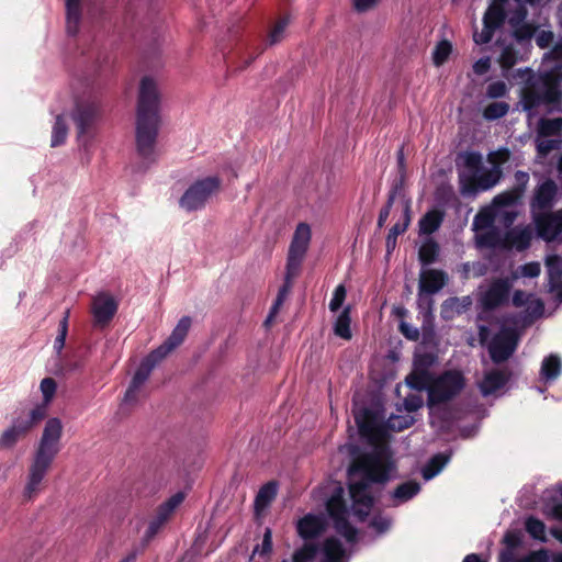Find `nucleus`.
I'll return each instance as SVG.
<instances>
[{
  "label": "nucleus",
  "mask_w": 562,
  "mask_h": 562,
  "mask_svg": "<svg viewBox=\"0 0 562 562\" xmlns=\"http://www.w3.org/2000/svg\"><path fill=\"white\" fill-rule=\"evenodd\" d=\"M394 472V461L385 445H375L356 458L348 470L351 507L346 505L341 486L335 488L326 503L334 528L344 541L330 537L322 547L305 544L294 552L293 562H347L357 541V529L350 525L349 517L364 520L373 505L371 484L389 481Z\"/></svg>",
  "instance_id": "1"
},
{
  "label": "nucleus",
  "mask_w": 562,
  "mask_h": 562,
  "mask_svg": "<svg viewBox=\"0 0 562 562\" xmlns=\"http://www.w3.org/2000/svg\"><path fill=\"white\" fill-rule=\"evenodd\" d=\"M63 424L56 418H49L43 429L41 439L27 468L25 484L22 491L23 502L36 498L45 487V477L60 451Z\"/></svg>",
  "instance_id": "2"
},
{
  "label": "nucleus",
  "mask_w": 562,
  "mask_h": 562,
  "mask_svg": "<svg viewBox=\"0 0 562 562\" xmlns=\"http://www.w3.org/2000/svg\"><path fill=\"white\" fill-rule=\"evenodd\" d=\"M159 104L160 93L156 81L149 77L143 78L137 102L136 148L139 157L148 164L156 159Z\"/></svg>",
  "instance_id": "3"
},
{
  "label": "nucleus",
  "mask_w": 562,
  "mask_h": 562,
  "mask_svg": "<svg viewBox=\"0 0 562 562\" xmlns=\"http://www.w3.org/2000/svg\"><path fill=\"white\" fill-rule=\"evenodd\" d=\"M517 75L526 79L520 104L530 117L539 114L541 110H559L561 92L557 82L562 81V65L544 70L541 75H535L529 68L518 69Z\"/></svg>",
  "instance_id": "4"
},
{
  "label": "nucleus",
  "mask_w": 562,
  "mask_h": 562,
  "mask_svg": "<svg viewBox=\"0 0 562 562\" xmlns=\"http://www.w3.org/2000/svg\"><path fill=\"white\" fill-rule=\"evenodd\" d=\"M496 153L488 155L490 167L484 166L483 157L476 151L462 153L457 158L460 192L463 195L475 194L495 187L502 176V168L496 160Z\"/></svg>",
  "instance_id": "5"
},
{
  "label": "nucleus",
  "mask_w": 562,
  "mask_h": 562,
  "mask_svg": "<svg viewBox=\"0 0 562 562\" xmlns=\"http://www.w3.org/2000/svg\"><path fill=\"white\" fill-rule=\"evenodd\" d=\"M518 321L516 317H505L501 324L498 331L491 338V330L486 326H480L479 337L482 345H486L491 359L495 363L506 361L516 350L519 335L516 329Z\"/></svg>",
  "instance_id": "6"
},
{
  "label": "nucleus",
  "mask_w": 562,
  "mask_h": 562,
  "mask_svg": "<svg viewBox=\"0 0 562 562\" xmlns=\"http://www.w3.org/2000/svg\"><path fill=\"white\" fill-rule=\"evenodd\" d=\"M46 417L45 405H36L13 417L9 427L0 435V448L12 449L21 439Z\"/></svg>",
  "instance_id": "7"
},
{
  "label": "nucleus",
  "mask_w": 562,
  "mask_h": 562,
  "mask_svg": "<svg viewBox=\"0 0 562 562\" xmlns=\"http://www.w3.org/2000/svg\"><path fill=\"white\" fill-rule=\"evenodd\" d=\"M464 387V379L461 372L449 370L432 380H428V406L432 411L436 405L446 403L458 395Z\"/></svg>",
  "instance_id": "8"
},
{
  "label": "nucleus",
  "mask_w": 562,
  "mask_h": 562,
  "mask_svg": "<svg viewBox=\"0 0 562 562\" xmlns=\"http://www.w3.org/2000/svg\"><path fill=\"white\" fill-rule=\"evenodd\" d=\"M220 187L221 180L215 176L196 180L184 191L179 204L188 212L200 210L220 190Z\"/></svg>",
  "instance_id": "9"
},
{
  "label": "nucleus",
  "mask_w": 562,
  "mask_h": 562,
  "mask_svg": "<svg viewBox=\"0 0 562 562\" xmlns=\"http://www.w3.org/2000/svg\"><path fill=\"white\" fill-rule=\"evenodd\" d=\"M312 239L311 226L306 223L297 224L290 243L286 267L293 273H300L304 258Z\"/></svg>",
  "instance_id": "10"
},
{
  "label": "nucleus",
  "mask_w": 562,
  "mask_h": 562,
  "mask_svg": "<svg viewBox=\"0 0 562 562\" xmlns=\"http://www.w3.org/2000/svg\"><path fill=\"white\" fill-rule=\"evenodd\" d=\"M532 224L539 238L547 243L559 241L562 236V209L532 215Z\"/></svg>",
  "instance_id": "11"
},
{
  "label": "nucleus",
  "mask_w": 562,
  "mask_h": 562,
  "mask_svg": "<svg viewBox=\"0 0 562 562\" xmlns=\"http://www.w3.org/2000/svg\"><path fill=\"white\" fill-rule=\"evenodd\" d=\"M518 200V194L503 192L493 199L492 205L481 210L474 217L472 226L477 233H482L494 228L493 225L497 220V206L499 205H512Z\"/></svg>",
  "instance_id": "12"
},
{
  "label": "nucleus",
  "mask_w": 562,
  "mask_h": 562,
  "mask_svg": "<svg viewBox=\"0 0 562 562\" xmlns=\"http://www.w3.org/2000/svg\"><path fill=\"white\" fill-rule=\"evenodd\" d=\"M558 186L551 179H547L539 183L533 191L530 201V214L537 215L549 212L557 201Z\"/></svg>",
  "instance_id": "13"
},
{
  "label": "nucleus",
  "mask_w": 562,
  "mask_h": 562,
  "mask_svg": "<svg viewBox=\"0 0 562 562\" xmlns=\"http://www.w3.org/2000/svg\"><path fill=\"white\" fill-rule=\"evenodd\" d=\"M436 356L429 352H419L414 357V371L406 378V384L416 391H423L430 379L428 370L436 362Z\"/></svg>",
  "instance_id": "14"
},
{
  "label": "nucleus",
  "mask_w": 562,
  "mask_h": 562,
  "mask_svg": "<svg viewBox=\"0 0 562 562\" xmlns=\"http://www.w3.org/2000/svg\"><path fill=\"white\" fill-rule=\"evenodd\" d=\"M99 102L95 98L88 97L76 102L72 119L78 128V136L82 137L99 115Z\"/></svg>",
  "instance_id": "15"
},
{
  "label": "nucleus",
  "mask_w": 562,
  "mask_h": 562,
  "mask_svg": "<svg viewBox=\"0 0 562 562\" xmlns=\"http://www.w3.org/2000/svg\"><path fill=\"white\" fill-rule=\"evenodd\" d=\"M117 307L119 303L113 295L105 292L97 294L91 306L94 325L98 327L106 326L114 317Z\"/></svg>",
  "instance_id": "16"
},
{
  "label": "nucleus",
  "mask_w": 562,
  "mask_h": 562,
  "mask_svg": "<svg viewBox=\"0 0 562 562\" xmlns=\"http://www.w3.org/2000/svg\"><path fill=\"white\" fill-rule=\"evenodd\" d=\"M446 279V274L439 270L429 269L422 272L418 285V307L423 306L424 301L429 304L432 302L431 295L445 286Z\"/></svg>",
  "instance_id": "17"
},
{
  "label": "nucleus",
  "mask_w": 562,
  "mask_h": 562,
  "mask_svg": "<svg viewBox=\"0 0 562 562\" xmlns=\"http://www.w3.org/2000/svg\"><path fill=\"white\" fill-rule=\"evenodd\" d=\"M535 227L532 224L517 225L504 235L505 249L526 250L530 247Z\"/></svg>",
  "instance_id": "18"
},
{
  "label": "nucleus",
  "mask_w": 562,
  "mask_h": 562,
  "mask_svg": "<svg viewBox=\"0 0 562 562\" xmlns=\"http://www.w3.org/2000/svg\"><path fill=\"white\" fill-rule=\"evenodd\" d=\"M184 494L179 492L168 498L158 508L156 517L149 522L146 538L151 539L161 528V526L168 520L173 510L183 502Z\"/></svg>",
  "instance_id": "19"
},
{
  "label": "nucleus",
  "mask_w": 562,
  "mask_h": 562,
  "mask_svg": "<svg viewBox=\"0 0 562 562\" xmlns=\"http://www.w3.org/2000/svg\"><path fill=\"white\" fill-rule=\"evenodd\" d=\"M190 327L191 318L189 316H183L180 318L167 340L154 350L156 355L160 356L162 359L166 358L168 353H170L173 349L183 342Z\"/></svg>",
  "instance_id": "20"
},
{
  "label": "nucleus",
  "mask_w": 562,
  "mask_h": 562,
  "mask_svg": "<svg viewBox=\"0 0 562 562\" xmlns=\"http://www.w3.org/2000/svg\"><path fill=\"white\" fill-rule=\"evenodd\" d=\"M327 526V518L323 514H307L302 517L296 525L297 533L303 539H313L318 537Z\"/></svg>",
  "instance_id": "21"
},
{
  "label": "nucleus",
  "mask_w": 562,
  "mask_h": 562,
  "mask_svg": "<svg viewBox=\"0 0 562 562\" xmlns=\"http://www.w3.org/2000/svg\"><path fill=\"white\" fill-rule=\"evenodd\" d=\"M509 372L507 370H490L479 383L483 396L496 395L508 382Z\"/></svg>",
  "instance_id": "22"
},
{
  "label": "nucleus",
  "mask_w": 562,
  "mask_h": 562,
  "mask_svg": "<svg viewBox=\"0 0 562 562\" xmlns=\"http://www.w3.org/2000/svg\"><path fill=\"white\" fill-rule=\"evenodd\" d=\"M512 284L508 279L494 281L482 296V304L487 308H493L508 299Z\"/></svg>",
  "instance_id": "23"
},
{
  "label": "nucleus",
  "mask_w": 562,
  "mask_h": 562,
  "mask_svg": "<svg viewBox=\"0 0 562 562\" xmlns=\"http://www.w3.org/2000/svg\"><path fill=\"white\" fill-rule=\"evenodd\" d=\"M503 14L495 8H490L483 18V29L480 33L475 32L473 40L476 44L483 45L491 42L494 31L501 25Z\"/></svg>",
  "instance_id": "24"
},
{
  "label": "nucleus",
  "mask_w": 562,
  "mask_h": 562,
  "mask_svg": "<svg viewBox=\"0 0 562 562\" xmlns=\"http://www.w3.org/2000/svg\"><path fill=\"white\" fill-rule=\"evenodd\" d=\"M546 268L548 273V288L550 292L557 291L562 282V257L549 255L546 258Z\"/></svg>",
  "instance_id": "25"
},
{
  "label": "nucleus",
  "mask_w": 562,
  "mask_h": 562,
  "mask_svg": "<svg viewBox=\"0 0 562 562\" xmlns=\"http://www.w3.org/2000/svg\"><path fill=\"white\" fill-rule=\"evenodd\" d=\"M300 273H293L291 274V271L289 270L288 267H285V276H284V283L283 285L279 289V292H278V295L276 297V301L274 303L272 304L271 308H270V312H269V315L266 319V325L270 324L273 318L276 317V315L278 314L280 307L282 306V304L284 303L285 299L288 297L290 291H291V288H292V283H293V280L299 276Z\"/></svg>",
  "instance_id": "26"
},
{
  "label": "nucleus",
  "mask_w": 562,
  "mask_h": 562,
  "mask_svg": "<svg viewBox=\"0 0 562 562\" xmlns=\"http://www.w3.org/2000/svg\"><path fill=\"white\" fill-rule=\"evenodd\" d=\"M81 21V0H66V30L71 36L79 31Z\"/></svg>",
  "instance_id": "27"
},
{
  "label": "nucleus",
  "mask_w": 562,
  "mask_h": 562,
  "mask_svg": "<svg viewBox=\"0 0 562 562\" xmlns=\"http://www.w3.org/2000/svg\"><path fill=\"white\" fill-rule=\"evenodd\" d=\"M562 363L557 355L546 357L540 368V380L544 383H552L561 374Z\"/></svg>",
  "instance_id": "28"
},
{
  "label": "nucleus",
  "mask_w": 562,
  "mask_h": 562,
  "mask_svg": "<svg viewBox=\"0 0 562 562\" xmlns=\"http://www.w3.org/2000/svg\"><path fill=\"white\" fill-rule=\"evenodd\" d=\"M162 360V358L153 350L140 363L139 368L136 370L131 382L135 383V385H139L143 387L145 382L148 380L153 369Z\"/></svg>",
  "instance_id": "29"
},
{
  "label": "nucleus",
  "mask_w": 562,
  "mask_h": 562,
  "mask_svg": "<svg viewBox=\"0 0 562 562\" xmlns=\"http://www.w3.org/2000/svg\"><path fill=\"white\" fill-rule=\"evenodd\" d=\"M420 491V485L417 482L408 481L405 483H402L398 485L393 494V502L394 505L403 504L409 499H412L414 496H416Z\"/></svg>",
  "instance_id": "30"
},
{
  "label": "nucleus",
  "mask_w": 562,
  "mask_h": 562,
  "mask_svg": "<svg viewBox=\"0 0 562 562\" xmlns=\"http://www.w3.org/2000/svg\"><path fill=\"white\" fill-rule=\"evenodd\" d=\"M351 307L345 306L342 311L338 314L337 318L334 323V333L336 336L349 340L352 336L351 334V317H350Z\"/></svg>",
  "instance_id": "31"
},
{
  "label": "nucleus",
  "mask_w": 562,
  "mask_h": 562,
  "mask_svg": "<svg viewBox=\"0 0 562 562\" xmlns=\"http://www.w3.org/2000/svg\"><path fill=\"white\" fill-rule=\"evenodd\" d=\"M476 244L481 248H504L505 241L504 236L499 234L495 228L477 233L476 234Z\"/></svg>",
  "instance_id": "32"
},
{
  "label": "nucleus",
  "mask_w": 562,
  "mask_h": 562,
  "mask_svg": "<svg viewBox=\"0 0 562 562\" xmlns=\"http://www.w3.org/2000/svg\"><path fill=\"white\" fill-rule=\"evenodd\" d=\"M448 454L438 453L434 456L427 464L422 469V475L425 481H429L438 475L449 462Z\"/></svg>",
  "instance_id": "33"
},
{
  "label": "nucleus",
  "mask_w": 562,
  "mask_h": 562,
  "mask_svg": "<svg viewBox=\"0 0 562 562\" xmlns=\"http://www.w3.org/2000/svg\"><path fill=\"white\" fill-rule=\"evenodd\" d=\"M443 220L439 211H429L419 220V233L430 235L435 233L441 225Z\"/></svg>",
  "instance_id": "34"
},
{
  "label": "nucleus",
  "mask_w": 562,
  "mask_h": 562,
  "mask_svg": "<svg viewBox=\"0 0 562 562\" xmlns=\"http://www.w3.org/2000/svg\"><path fill=\"white\" fill-rule=\"evenodd\" d=\"M67 133H68V128L65 123V114L56 113L55 122L53 125L50 146L57 147V146L63 145L67 138Z\"/></svg>",
  "instance_id": "35"
},
{
  "label": "nucleus",
  "mask_w": 562,
  "mask_h": 562,
  "mask_svg": "<svg viewBox=\"0 0 562 562\" xmlns=\"http://www.w3.org/2000/svg\"><path fill=\"white\" fill-rule=\"evenodd\" d=\"M562 117L541 119L538 124V135L547 137H561Z\"/></svg>",
  "instance_id": "36"
},
{
  "label": "nucleus",
  "mask_w": 562,
  "mask_h": 562,
  "mask_svg": "<svg viewBox=\"0 0 562 562\" xmlns=\"http://www.w3.org/2000/svg\"><path fill=\"white\" fill-rule=\"evenodd\" d=\"M398 413H402V408H397ZM415 419L411 413L406 414H392L386 420V428L393 431H402L414 424Z\"/></svg>",
  "instance_id": "37"
},
{
  "label": "nucleus",
  "mask_w": 562,
  "mask_h": 562,
  "mask_svg": "<svg viewBox=\"0 0 562 562\" xmlns=\"http://www.w3.org/2000/svg\"><path fill=\"white\" fill-rule=\"evenodd\" d=\"M277 495V484L273 482H269L266 485H263L255 499V507L256 510H262L266 508L276 497Z\"/></svg>",
  "instance_id": "38"
},
{
  "label": "nucleus",
  "mask_w": 562,
  "mask_h": 562,
  "mask_svg": "<svg viewBox=\"0 0 562 562\" xmlns=\"http://www.w3.org/2000/svg\"><path fill=\"white\" fill-rule=\"evenodd\" d=\"M525 529L529 536L540 542H547L546 525L536 517H528L525 521Z\"/></svg>",
  "instance_id": "39"
},
{
  "label": "nucleus",
  "mask_w": 562,
  "mask_h": 562,
  "mask_svg": "<svg viewBox=\"0 0 562 562\" xmlns=\"http://www.w3.org/2000/svg\"><path fill=\"white\" fill-rule=\"evenodd\" d=\"M262 53V48L257 45H248L238 49V64L237 68L239 70L248 67L252 60H255Z\"/></svg>",
  "instance_id": "40"
},
{
  "label": "nucleus",
  "mask_w": 562,
  "mask_h": 562,
  "mask_svg": "<svg viewBox=\"0 0 562 562\" xmlns=\"http://www.w3.org/2000/svg\"><path fill=\"white\" fill-rule=\"evenodd\" d=\"M562 145L561 137H547V136H540L537 135L536 137V147L538 155L540 157H546L548 154H550L553 150L560 149Z\"/></svg>",
  "instance_id": "41"
},
{
  "label": "nucleus",
  "mask_w": 562,
  "mask_h": 562,
  "mask_svg": "<svg viewBox=\"0 0 562 562\" xmlns=\"http://www.w3.org/2000/svg\"><path fill=\"white\" fill-rule=\"evenodd\" d=\"M562 65V37L554 44L553 48L543 56V71L550 68H557Z\"/></svg>",
  "instance_id": "42"
},
{
  "label": "nucleus",
  "mask_w": 562,
  "mask_h": 562,
  "mask_svg": "<svg viewBox=\"0 0 562 562\" xmlns=\"http://www.w3.org/2000/svg\"><path fill=\"white\" fill-rule=\"evenodd\" d=\"M290 24V18L280 19L268 34L267 43L270 46L279 44L285 37L286 27Z\"/></svg>",
  "instance_id": "43"
},
{
  "label": "nucleus",
  "mask_w": 562,
  "mask_h": 562,
  "mask_svg": "<svg viewBox=\"0 0 562 562\" xmlns=\"http://www.w3.org/2000/svg\"><path fill=\"white\" fill-rule=\"evenodd\" d=\"M509 111V104L505 101L492 102L485 106L483 116L487 121H494L504 117Z\"/></svg>",
  "instance_id": "44"
},
{
  "label": "nucleus",
  "mask_w": 562,
  "mask_h": 562,
  "mask_svg": "<svg viewBox=\"0 0 562 562\" xmlns=\"http://www.w3.org/2000/svg\"><path fill=\"white\" fill-rule=\"evenodd\" d=\"M409 224L408 207L405 211V220L403 223H396L392 226L386 237V249L391 252L396 246L397 236L403 234Z\"/></svg>",
  "instance_id": "45"
},
{
  "label": "nucleus",
  "mask_w": 562,
  "mask_h": 562,
  "mask_svg": "<svg viewBox=\"0 0 562 562\" xmlns=\"http://www.w3.org/2000/svg\"><path fill=\"white\" fill-rule=\"evenodd\" d=\"M452 52V45L449 41L443 40L439 42L432 52V61L439 67L443 65Z\"/></svg>",
  "instance_id": "46"
},
{
  "label": "nucleus",
  "mask_w": 562,
  "mask_h": 562,
  "mask_svg": "<svg viewBox=\"0 0 562 562\" xmlns=\"http://www.w3.org/2000/svg\"><path fill=\"white\" fill-rule=\"evenodd\" d=\"M519 60L516 50L512 45H506L498 58L503 74L507 72Z\"/></svg>",
  "instance_id": "47"
},
{
  "label": "nucleus",
  "mask_w": 562,
  "mask_h": 562,
  "mask_svg": "<svg viewBox=\"0 0 562 562\" xmlns=\"http://www.w3.org/2000/svg\"><path fill=\"white\" fill-rule=\"evenodd\" d=\"M68 319H69V310L65 311L64 317L59 322L58 334L54 341V349L59 355L65 347L66 337L68 334Z\"/></svg>",
  "instance_id": "48"
},
{
  "label": "nucleus",
  "mask_w": 562,
  "mask_h": 562,
  "mask_svg": "<svg viewBox=\"0 0 562 562\" xmlns=\"http://www.w3.org/2000/svg\"><path fill=\"white\" fill-rule=\"evenodd\" d=\"M438 255V245L431 240H426L419 248V259L424 265H429L435 261Z\"/></svg>",
  "instance_id": "49"
},
{
  "label": "nucleus",
  "mask_w": 562,
  "mask_h": 562,
  "mask_svg": "<svg viewBox=\"0 0 562 562\" xmlns=\"http://www.w3.org/2000/svg\"><path fill=\"white\" fill-rule=\"evenodd\" d=\"M346 296H347L346 286L344 284L337 285L336 289L334 290L333 296L329 301V305H328L329 311L333 313L338 312L342 307Z\"/></svg>",
  "instance_id": "50"
},
{
  "label": "nucleus",
  "mask_w": 562,
  "mask_h": 562,
  "mask_svg": "<svg viewBox=\"0 0 562 562\" xmlns=\"http://www.w3.org/2000/svg\"><path fill=\"white\" fill-rule=\"evenodd\" d=\"M509 92V88L505 81L497 80L491 82L486 88V97L488 99H499L507 95Z\"/></svg>",
  "instance_id": "51"
},
{
  "label": "nucleus",
  "mask_w": 562,
  "mask_h": 562,
  "mask_svg": "<svg viewBox=\"0 0 562 562\" xmlns=\"http://www.w3.org/2000/svg\"><path fill=\"white\" fill-rule=\"evenodd\" d=\"M517 200L508 206L499 205L497 206V220L496 222H499L506 226H509L514 223L516 218V212L514 211V206L516 204Z\"/></svg>",
  "instance_id": "52"
},
{
  "label": "nucleus",
  "mask_w": 562,
  "mask_h": 562,
  "mask_svg": "<svg viewBox=\"0 0 562 562\" xmlns=\"http://www.w3.org/2000/svg\"><path fill=\"white\" fill-rule=\"evenodd\" d=\"M414 391H415L414 393L408 394L404 398L403 405H404L405 412H407V413L416 412L424 405V398L420 394V391H416V390H414Z\"/></svg>",
  "instance_id": "53"
},
{
  "label": "nucleus",
  "mask_w": 562,
  "mask_h": 562,
  "mask_svg": "<svg viewBox=\"0 0 562 562\" xmlns=\"http://www.w3.org/2000/svg\"><path fill=\"white\" fill-rule=\"evenodd\" d=\"M272 551V531L270 528H266L260 544L254 549V554L261 557L268 555Z\"/></svg>",
  "instance_id": "54"
},
{
  "label": "nucleus",
  "mask_w": 562,
  "mask_h": 562,
  "mask_svg": "<svg viewBox=\"0 0 562 562\" xmlns=\"http://www.w3.org/2000/svg\"><path fill=\"white\" fill-rule=\"evenodd\" d=\"M540 271H541L540 263L537 261H531V262L520 266L515 273V278H518V277L536 278L540 274Z\"/></svg>",
  "instance_id": "55"
},
{
  "label": "nucleus",
  "mask_w": 562,
  "mask_h": 562,
  "mask_svg": "<svg viewBox=\"0 0 562 562\" xmlns=\"http://www.w3.org/2000/svg\"><path fill=\"white\" fill-rule=\"evenodd\" d=\"M41 391L44 397V402L41 405H45V408L47 409V405L52 401L56 392V382L54 381V379L45 378L44 380H42Z\"/></svg>",
  "instance_id": "56"
},
{
  "label": "nucleus",
  "mask_w": 562,
  "mask_h": 562,
  "mask_svg": "<svg viewBox=\"0 0 562 562\" xmlns=\"http://www.w3.org/2000/svg\"><path fill=\"white\" fill-rule=\"evenodd\" d=\"M536 33V27L531 24L525 23L517 26L514 31V36L517 41H530Z\"/></svg>",
  "instance_id": "57"
},
{
  "label": "nucleus",
  "mask_w": 562,
  "mask_h": 562,
  "mask_svg": "<svg viewBox=\"0 0 562 562\" xmlns=\"http://www.w3.org/2000/svg\"><path fill=\"white\" fill-rule=\"evenodd\" d=\"M465 311V305L461 303V300L458 297H452L447 301H445L442 305V314L443 317H449V315H446L449 312L461 314Z\"/></svg>",
  "instance_id": "58"
},
{
  "label": "nucleus",
  "mask_w": 562,
  "mask_h": 562,
  "mask_svg": "<svg viewBox=\"0 0 562 562\" xmlns=\"http://www.w3.org/2000/svg\"><path fill=\"white\" fill-rule=\"evenodd\" d=\"M370 526L379 533L386 532L391 527V519L385 516H375L372 518Z\"/></svg>",
  "instance_id": "59"
},
{
  "label": "nucleus",
  "mask_w": 562,
  "mask_h": 562,
  "mask_svg": "<svg viewBox=\"0 0 562 562\" xmlns=\"http://www.w3.org/2000/svg\"><path fill=\"white\" fill-rule=\"evenodd\" d=\"M527 305L528 306H527L526 312H527L528 316L533 318V317H538V316L542 315L544 305L541 300H539L532 295V297L529 300Z\"/></svg>",
  "instance_id": "60"
},
{
  "label": "nucleus",
  "mask_w": 562,
  "mask_h": 562,
  "mask_svg": "<svg viewBox=\"0 0 562 562\" xmlns=\"http://www.w3.org/2000/svg\"><path fill=\"white\" fill-rule=\"evenodd\" d=\"M400 330L402 335L407 338L408 340L416 341L419 339V330L417 327L406 323L401 322L400 324Z\"/></svg>",
  "instance_id": "61"
},
{
  "label": "nucleus",
  "mask_w": 562,
  "mask_h": 562,
  "mask_svg": "<svg viewBox=\"0 0 562 562\" xmlns=\"http://www.w3.org/2000/svg\"><path fill=\"white\" fill-rule=\"evenodd\" d=\"M142 393V386L135 385V383L131 382L125 396L124 402L127 404H134L138 401L139 395Z\"/></svg>",
  "instance_id": "62"
},
{
  "label": "nucleus",
  "mask_w": 562,
  "mask_h": 562,
  "mask_svg": "<svg viewBox=\"0 0 562 562\" xmlns=\"http://www.w3.org/2000/svg\"><path fill=\"white\" fill-rule=\"evenodd\" d=\"M517 562H549V555L546 550H539L529 553Z\"/></svg>",
  "instance_id": "63"
},
{
  "label": "nucleus",
  "mask_w": 562,
  "mask_h": 562,
  "mask_svg": "<svg viewBox=\"0 0 562 562\" xmlns=\"http://www.w3.org/2000/svg\"><path fill=\"white\" fill-rule=\"evenodd\" d=\"M553 37V32L542 30L536 35V43L540 48H546L552 43Z\"/></svg>",
  "instance_id": "64"
}]
</instances>
